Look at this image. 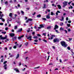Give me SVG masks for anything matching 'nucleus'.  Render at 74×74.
Wrapping results in <instances>:
<instances>
[{"instance_id": "nucleus-49", "label": "nucleus", "mask_w": 74, "mask_h": 74, "mask_svg": "<svg viewBox=\"0 0 74 74\" xmlns=\"http://www.w3.org/2000/svg\"><path fill=\"white\" fill-rule=\"evenodd\" d=\"M66 21H68L69 20V18H68V17H67L66 18Z\"/></svg>"}, {"instance_id": "nucleus-51", "label": "nucleus", "mask_w": 74, "mask_h": 74, "mask_svg": "<svg viewBox=\"0 0 74 74\" xmlns=\"http://www.w3.org/2000/svg\"><path fill=\"white\" fill-rule=\"evenodd\" d=\"M40 66H38L37 67L34 68V69H38L40 68Z\"/></svg>"}, {"instance_id": "nucleus-9", "label": "nucleus", "mask_w": 74, "mask_h": 74, "mask_svg": "<svg viewBox=\"0 0 74 74\" xmlns=\"http://www.w3.org/2000/svg\"><path fill=\"white\" fill-rule=\"evenodd\" d=\"M68 3V1H64V2L63 3V4L64 5H67Z\"/></svg>"}, {"instance_id": "nucleus-20", "label": "nucleus", "mask_w": 74, "mask_h": 74, "mask_svg": "<svg viewBox=\"0 0 74 74\" xmlns=\"http://www.w3.org/2000/svg\"><path fill=\"white\" fill-rule=\"evenodd\" d=\"M47 8V7H46V5L45 4H44V6L43 8Z\"/></svg>"}, {"instance_id": "nucleus-18", "label": "nucleus", "mask_w": 74, "mask_h": 74, "mask_svg": "<svg viewBox=\"0 0 74 74\" xmlns=\"http://www.w3.org/2000/svg\"><path fill=\"white\" fill-rule=\"evenodd\" d=\"M46 18L47 19H49L50 18V16L49 15H47L46 16Z\"/></svg>"}, {"instance_id": "nucleus-63", "label": "nucleus", "mask_w": 74, "mask_h": 74, "mask_svg": "<svg viewBox=\"0 0 74 74\" xmlns=\"http://www.w3.org/2000/svg\"><path fill=\"white\" fill-rule=\"evenodd\" d=\"M35 34V32H32V34Z\"/></svg>"}, {"instance_id": "nucleus-59", "label": "nucleus", "mask_w": 74, "mask_h": 74, "mask_svg": "<svg viewBox=\"0 0 74 74\" xmlns=\"http://www.w3.org/2000/svg\"><path fill=\"white\" fill-rule=\"evenodd\" d=\"M66 5H63V7H65L66 6Z\"/></svg>"}, {"instance_id": "nucleus-30", "label": "nucleus", "mask_w": 74, "mask_h": 74, "mask_svg": "<svg viewBox=\"0 0 74 74\" xmlns=\"http://www.w3.org/2000/svg\"><path fill=\"white\" fill-rule=\"evenodd\" d=\"M27 32L28 33H29V32H30V28H29L28 29V30H27Z\"/></svg>"}, {"instance_id": "nucleus-27", "label": "nucleus", "mask_w": 74, "mask_h": 74, "mask_svg": "<svg viewBox=\"0 0 74 74\" xmlns=\"http://www.w3.org/2000/svg\"><path fill=\"white\" fill-rule=\"evenodd\" d=\"M60 30H64V28H62V27H60Z\"/></svg>"}, {"instance_id": "nucleus-33", "label": "nucleus", "mask_w": 74, "mask_h": 74, "mask_svg": "<svg viewBox=\"0 0 74 74\" xmlns=\"http://www.w3.org/2000/svg\"><path fill=\"white\" fill-rule=\"evenodd\" d=\"M70 24H67V26H68V27H70L71 26Z\"/></svg>"}, {"instance_id": "nucleus-24", "label": "nucleus", "mask_w": 74, "mask_h": 74, "mask_svg": "<svg viewBox=\"0 0 74 74\" xmlns=\"http://www.w3.org/2000/svg\"><path fill=\"white\" fill-rule=\"evenodd\" d=\"M60 26H62L63 25V23H60Z\"/></svg>"}, {"instance_id": "nucleus-10", "label": "nucleus", "mask_w": 74, "mask_h": 74, "mask_svg": "<svg viewBox=\"0 0 74 74\" xmlns=\"http://www.w3.org/2000/svg\"><path fill=\"white\" fill-rule=\"evenodd\" d=\"M58 28H59V26L57 25H55L54 28V30H56V29H58Z\"/></svg>"}, {"instance_id": "nucleus-34", "label": "nucleus", "mask_w": 74, "mask_h": 74, "mask_svg": "<svg viewBox=\"0 0 74 74\" xmlns=\"http://www.w3.org/2000/svg\"><path fill=\"white\" fill-rule=\"evenodd\" d=\"M37 17H41V15L39 14L37 16Z\"/></svg>"}, {"instance_id": "nucleus-37", "label": "nucleus", "mask_w": 74, "mask_h": 74, "mask_svg": "<svg viewBox=\"0 0 74 74\" xmlns=\"http://www.w3.org/2000/svg\"><path fill=\"white\" fill-rule=\"evenodd\" d=\"M46 33H44L43 34V36H46Z\"/></svg>"}, {"instance_id": "nucleus-64", "label": "nucleus", "mask_w": 74, "mask_h": 74, "mask_svg": "<svg viewBox=\"0 0 74 74\" xmlns=\"http://www.w3.org/2000/svg\"><path fill=\"white\" fill-rule=\"evenodd\" d=\"M72 5L73 6H74V3H72Z\"/></svg>"}, {"instance_id": "nucleus-55", "label": "nucleus", "mask_w": 74, "mask_h": 74, "mask_svg": "<svg viewBox=\"0 0 74 74\" xmlns=\"http://www.w3.org/2000/svg\"><path fill=\"white\" fill-rule=\"evenodd\" d=\"M25 69H26V68H24V69H23L22 70V71H25Z\"/></svg>"}, {"instance_id": "nucleus-6", "label": "nucleus", "mask_w": 74, "mask_h": 74, "mask_svg": "<svg viewBox=\"0 0 74 74\" xmlns=\"http://www.w3.org/2000/svg\"><path fill=\"white\" fill-rule=\"evenodd\" d=\"M40 27H38V29H40L41 28H43V27H44V24H41L40 25Z\"/></svg>"}, {"instance_id": "nucleus-61", "label": "nucleus", "mask_w": 74, "mask_h": 74, "mask_svg": "<svg viewBox=\"0 0 74 74\" xmlns=\"http://www.w3.org/2000/svg\"><path fill=\"white\" fill-rule=\"evenodd\" d=\"M19 66H21V62L19 63Z\"/></svg>"}, {"instance_id": "nucleus-56", "label": "nucleus", "mask_w": 74, "mask_h": 74, "mask_svg": "<svg viewBox=\"0 0 74 74\" xmlns=\"http://www.w3.org/2000/svg\"><path fill=\"white\" fill-rule=\"evenodd\" d=\"M37 36H39V37L41 36V35H40V34H38Z\"/></svg>"}, {"instance_id": "nucleus-13", "label": "nucleus", "mask_w": 74, "mask_h": 74, "mask_svg": "<svg viewBox=\"0 0 74 74\" xmlns=\"http://www.w3.org/2000/svg\"><path fill=\"white\" fill-rule=\"evenodd\" d=\"M22 28H21L20 29H19L17 31V33H18V32H22Z\"/></svg>"}, {"instance_id": "nucleus-4", "label": "nucleus", "mask_w": 74, "mask_h": 74, "mask_svg": "<svg viewBox=\"0 0 74 74\" xmlns=\"http://www.w3.org/2000/svg\"><path fill=\"white\" fill-rule=\"evenodd\" d=\"M50 35H51V37L50 38L49 37L48 38L49 40H52L53 39V37H55V35H52L51 34H50Z\"/></svg>"}, {"instance_id": "nucleus-45", "label": "nucleus", "mask_w": 74, "mask_h": 74, "mask_svg": "<svg viewBox=\"0 0 74 74\" xmlns=\"http://www.w3.org/2000/svg\"><path fill=\"white\" fill-rule=\"evenodd\" d=\"M34 42H38V40H34Z\"/></svg>"}, {"instance_id": "nucleus-31", "label": "nucleus", "mask_w": 74, "mask_h": 74, "mask_svg": "<svg viewBox=\"0 0 74 74\" xmlns=\"http://www.w3.org/2000/svg\"><path fill=\"white\" fill-rule=\"evenodd\" d=\"M42 20H43L44 21H46V20H47L45 18H42Z\"/></svg>"}, {"instance_id": "nucleus-57", "label": "nucleus", "mask_w": 74, "mask_h": 74, "mask_svg": "<svg viewBox=\"0 0 74 74\" xmlns=\"http://www.w3.org/2000/svg\"><path fill=\"white\" fill-rule=\"evenodd\" d=\"M69 41H71V40H72V38H69Z\"/></svg>"}, {"instance_id": "nucleus-47", "label": "nucleus", "mask_w": 74, "mask_h": 74, "mask_svg": "<svg viewBox=\"0 0 74 74\" xmlns=\"http://www.w3.org/2000/svg\"><path fill=\"white\" fill-rule=\"evenodd\" d=\"M13 56H13V55H11L10 56V57L12 58V57H13Z\"/></svg>"}, {"instance_id": "nucleus-52", "label": "nucleus", "mask_w": 74, "mask_h": 74, "mask_svg": "<svg viewBox=\"0 0 74 74\" xmlns=\"http://www.w3.org/2000/svg\"><path fill=\"white\" fill-rule=\"evenodd\" d=\"M34 38H35L36 39H37V36H34Z\"/></svg>"}, {"instance_id": "nucleus-48", "label": "nucleus", "mask_w": 74, "mask_h": 74, "mask_svg": "<svg viewBox=\"0 0 74 74\" xmlns=\"http://www.w3.org/2000/svg\"><path fill=\"white\" fill-rule=\"evenodd\" d=\"M3 23H0V25H3Z\"/></svg>"}, {"instance_id": "nucleus-5", "label": "nucleus", "mask_w": 74, "mask_h": 74, "mask_svg": "<svg viewBox=\"0 0 74 74\" xmlns=\"http://www.w3.org/2000/svg\"><path fill=\"white\" fill-rule=\"evenodd\" d=\"M53 41L54 42H59V39L58 38H56L54 39Z\"/></svg>"}, {"instance_id": "nucleus-50", "label": "nucleus", "mask_w": 74, "mask_h": 74, "mask_svg": "<svg viewBox=\"0 0 74 74\" xmlns=\"http://www.w3.org/2000/svg\"><path fill=\"white\" fill-rule=\"evenodd\" d=\"M25 45H28V42H27L25 43Z\"/></svg>"}, {"instance_id": "nucleus-29", "label": "nucleus", "mask_w": 74, "mask_h": 74, "mask_svg": "<svg viewBox=\"0 0 74 74\" xmlns=\"http://www.w3.org/2000/svg\"><path fill=\"white\" fill-rule=\"evenodd\" d=\"M18 28L16 26H14V29H17V28Z\"/></svg>"}, {"instance_id": "nucleus-26", "label": "nucleus", "mask_w": 74, "mask_h": 74, "mask_svg": "<svg viewBox=\"0 0 74 74\" xmlns=\"http://www.w3.org/2000/svg\"><path fill=\"white\" fill-rule=\"evenodd\" d=\"M1 33H2V34H6V32H1Z\"/></svg>"}, {"instance_id": "nucleus-28", "label": "nucleus", "mask_w": 74, "mask_h": 74, "mask_svg": "<svg viewBox=\"0 0 74 74\" xmlns=\"http://www.w3.org/2000/svg\"><path fill=\"white\" fill-rule=\"evenodd\" d=\"M42 41H44V42H47V41L43 39L42 40Z\"/></svg>"}, {"instance_id": "nucleus-8", "label": "nucleus", "mask_w": 74, "mask_h": 74, "mask_svg": "<svg viewBox=\"0 0 74 74\" xmlns=\"http://www.w3.org/2000/svg\"><path fill=\"white\" fill-rule=\"evenodd\" d=\"M14 70H15V71H16V73H19L20 72H19V70L18 69V68H15L14 69Z\"/></svg>"}, {"instance_id": "nucleus-2", "label": "nucleus", "mask_w": 74, "mask_h": 74, "mask_svg": "<svg viewBox=\"0 0 74 74\" xmlns=\"http://www.w3.org/2000/svg\"><path fill=\"white\" fill-rule=\"evenodd\" d=\"M4 16V14H0V19H1V21H3V22H5V20L3 19V18H2V17H3Z\"/></svg>"}, {"instance_id": "nucleus-3", "label": "nucleus", "mask_w": 74, "mask_h": 74, "mask_svg": "<svg viewBox=\"0 0 74 74\" xmlns=\"http://www.w3.org/2000/svg\"><path fill=\"white\" fill-rule=\"evenodd\" d=\"M0 40H5V39H7V35H5V37H2V35L0 36Z\"/></svg>"}, {"instance_id": "nucleus-16", "label": "nucleus", "mask_w": 74, "mask_h": 74, "mask_svg": "<svg viewBox=\"0 0 74 74\" xmlns=\"http://www.w3.org/2000/svg\"><path fill=\"white\" fill-rule=\"evenodd\" d=\"M57 6L59 9H61L62 8V7H61V6H60V5H57Z\"/></svg>"}, {"instance_id": "nucleus-14", "label": "nucleus", "mask_w": 74, "mask_h": 74, "mask_svg": "<svg viewBox=\"0 0 74 74\" xmlns=\"http://www.w3.org/2000/svg\"><path fill=\"white\" fill-rule=\"evenodd\" d=\"M32 36H30L27 38V39H29V40H32Z\"/></svg>"}, {"instance_id": "nucleus-53", "label": "nucleus", "mask_w": 74, "mask_h": 74, "mask_svg": "<svg viewBox=\"0 0 74 74\" xmlns=\"http://www.w3.org/2000/svg\"><path fill=\"white\" fill-rule=\"evenodd\" d=\"M49 57H50L49 56H48V58L47 59V61H48V60H49Z\"/></svg>"}, {"instance_id": "nucleus-44", "label": "nucleus", "mask_w": 74, "mask_h": 74, "mask_svg": "<svg viewBox=\"0 0 74 74\" xmlns=\"http://www.w3.org/2000/svg\"><path fill=\"white\" fill-rule=\"evenodd\" d=\"M51 15H53V12H51Z\"/></svg>"}, {"instance_id": "nucleus-62", "label": "nucleus", "mask_w": 74, "mask_h": 74, "mask_svg": "<svg viewBox=\"0 0 74 74\" xmlns=\"http://www.w3.org/2000/svg\"><path fill=\"white\" fill-rule=\"evenodd\" d=\"M49 65H52V63H50L49 64Z\"/></svg>"}, {"instance_id": "nucleus-41", "label": "nucleus", "mask_w": 74, "mask_h": 74, "mask_svg": "<svg viewBox=\"0 0 74 74\" xmlns=\"http://www.w3.org/2000/svg\"><path fill=\"white\" fill-rule=\"evenodd\" d=\"M6 63H7V61H5V62H3V64H5Z\"/></svg>"}, {"instance_id": "nucleus-43", "label": "nucleus", "mask_w": 74, "mask_h": 74, "mask_svg": "<svg viewBox=\"0 0 74 74\" xmlns=\"http://www.w3.org/2000/svg\"><path fill=\"white\" fill-rule=\"evenodd\" d=\"M68 22L69 23H71V21L70 20L68 21Z\"/></svg>"}, {"instance_id": "nucleus-17", "label": "nucleus", "mask_w": 74, "mask_h": 74, "mask_svg": "<svg viewBox=\"0 0 74 74\" xmlns=\"http://www.w3.org/2000/svg\"><path fill=\"white\" fill-rule=\"evenodd\" d=\"M58 13H60V11H59V10H58L57 11V12L56 13V15H58Z\"/></svg>"}, {"instance_id": "nucleus-15", "label": "nucleus", "mask_w": 74, "mask_h": 74, "mask_svg": "<svg viewBox=\"0 0 74 74\" xmlns=\"http://www.w3.org/2000/svg\"><path fill=\"white\" fill-rule=\"evenodd\" d=\"M14 35L15 34L14 33H11L10 34V36L11 37H13Z\"/></svg>"}, {"instance_id": "nucleus-40", "label": "nucleus", "mask_w": 74, "mask_h": 74, "mask_svg": "<svg viewBox=\"0 0 74 74\" xmlns=\"http://www.w3.org/2000/svg\"><path fill=\"white\" fill-rule=\"evenodd\" d=\"M46 11H47L48 12H50V10H49V9H47L46 10Z\"/></svg>"}, {"instance_id": "nucleus-36", "label": "nucleus", "mask_w": 74, "mask_h": 74, "mask_svg": "<svg viewBox=\"0 0 74 74\" xmlns=\"http://www.w3.org/2000/svg\"><path fill=\"white\" fill-rule=\"evenodd\" d=\"M8 30V27H6L5 28V30Z\"/></svg>"}, {"instance_id": "nucleus-22", "label": "nucleus", "mask_w": 74, "mask_h": 74, "mask_svg": "<svg viewBox=\"0 0 74 74\" xmlns=\"http://www.w3.org/2000/svg\"><path fill=\"white\" fill-rule=\"evenodd\" d=\"M19 54H18L16 58V59H18V58H19Z\"/></svg>"}, {"instance_id": "nucleus-39", "label": "nucleus", "mask_w": 74, "mask_h": 74, "mask_svg": "<svg viewBox=\"0 0 74 74\" xmlns=\"http://www.w3.org/2000/svg\"><path fill=\"white\" fill-rule=\"evenodd\" d=\"M56 32L57 33H59V32H58V31L56 29Z\"/></svg>"}, {"instance_id": "nucleus-21", "label": "nucleus", "mask_w": 74, "mask_h": 74, "mask_svg": "<svg viewBox=\"0 0 74 74\" xmlns=\"http://www.w3.org/2000/svg\"><path fill=\"white\" fill-rule=\"evenodd\" d=\"M47 29H51V26H49L47 27Z\"/></svg>"}, {"instance_id": "nucleus-19", "label": "nucleus", "mask_w": 74, "mask_h": 74, "mask_svg": "<svg viewBox=\"0 0 74 74\" xmlns=\"http://www.w3.org/2000/svg\"><path fill=\"white\" fill-rule=\"evenodd\" d=\"M9 16H10V17H12V13H10L9 14Z\"/></svg>"}, {"instance_id": "nucleus-54", "label": "nucleus", "mask_w": 74, "mask_h": 74, "mask_svg": "<svg viewBox=\"0 0 74 74\" xmlns=\"http://www.w3.org/2000/svg\"><path fill=\"white\" fill-rule=\"evenodd\" d=\"M68 32H70L71 31V30H70V29H68Z\"/></svg>"}, {"instance_id": "nucleus-35", "label": "nucleus", "mask_w": 74, "mask_h": 74, "mask_svg": "<svg viewBox=\"0 0 74 74\" xmlns=\"http://www.w3.org/2000/svg\"><path fill=\"white\" fill-rule=\"evenodd\" d=\"M13 48H14V49H16V46H14L13 47Z\"/></svg>"}, {"instance_id": "nucleus-12", "label": "nucleus", "mask_w": 74, "mask_h": 74, "mask_svg": "<svg viewBox=\"0 0 74 74\" xmlns=\"http://www.w3.org/2000/svg\"><path fill=\"white\" fill-rule=\"evenodd\" d=\"M7 65L6 64H5L4 65V66H3V67L4 69H5V70H6V69H7Z\"/></svg>"}, {"instance_id": "nucleus-23", "label": "nucleus", "mask_w": 74, "mask_h": 74, "mask_svg": "<svg viewBox=\"0 0 74 74\" xmlns=\"http://www.w3.org/2000/svg\"><path fill=\"white\" fill-rule=\"evenodd\" d=\"M62 19H60V21H64V17H62Z\"/></svg>"}, {"instance_id": "nucleus-46", "label": "nucleus", "mask_w": 74, "mask_h": 74, "mask_svg": "<svg viewBox=\"0 0 74 74\" xmlns=\"http://www.w3.org/2000/svg\"><path fill=\"white\" fill-rule=\"evenodd\" d=\"M71 2H72V1H71V2H69L68 3V4L69 5H70V4H71Z\"/></svg>"}, {"instance_id": "nucleus-25", "label": "nucleus", "mask_w": 74, "mask_h": 74, "mask_svg": "<svg viewBox=\"0 0 74 74\" xmlns=\"http://www.w3.org/2000/svg\"><path fill=\"white\" fill-rule=\"evenodd\" d=\"M5 4L6 5H7V4H8V2L7 1H6L5 2Z\"/></svg>"}, {"instance_id": "nucleus-58", "label": "nucleus", "mask_w": 74, "mask_h": 74, "mask_svg": "<svg viewBox=\"0 0 74 74\" xmlns=\"http://www.w3.org/2000/svg\"><path fill=\"white\" fill-rule=\"evenodd\" d=\"M10 3H12V0L10 1Z\"/></svg>"}, {"instance_id": "nucleus-7", "label": "nucleus", "mask_w": 74, "mask_h": 74, "mask_svg": "<svg viewBox=\"0 0 74 74\" xmlns=\"http://www.w3.org/2000/svg\"><path fill=\"white\" fill-rule=\"evenodd\" d=\"M33 21V19L32 18H28L27 20L26 21V23H27V22H29V21Z\"/></svg>"}, {"instance_id": "nucleus-11", "label": "nucleus", "mask_w": 74, "mask_h": 74, "mask_svg": "<svg viewBox=\"0 0 74 74\" xmlns=\"http://www.w3.org/2000/svg\"><path fill=\"white\" fill-rule=\"evenodd\" d=\"M17 38V37H16V36H15L12 38V40L13 41H15L16 40Z\"/></svg>"}, {"instance_id": "nucleus-1", "label": "nucleus", "mask_w": 74, "mask_h": 74, "mask_svg": "<svg viewBox=\"0 0 74 74\" xmlns=\"http://www.w3.org/2000/svg\"><path fill=\"white\" fill-rule=\"evenodd\" d=\"M61 44L63 47H64V48H66L67 46V45L66 44V42L63 41H62L61 42Z\"/></svg>"}, {"instance_id": "nucleus-32", "label": "nucleus", "mask_w": 74, "mask_h": 74, "mask_svg": "<svg viewBox=\"0 0 74 74\" xmlns=\"http://www.w3.org/2000/svg\"><path fill=\"white\" fill-rule=\"evenodd\" d=\"M67 49H68V50H70L71 49L70 48V47H67Z\"/></svg>"}, {"instance_id": "nucleus-42", "label": "nucleus", "mask_w": 74, "mask_h": 74, "mask_svg": "<svg viewBox=\"0 0 74 74\" xmlns=\"http://www.w3.org/2000/svg\"><path fill=\"white\" fill-rule=\"evenodd\" d=\"M21 38V36H19L18 37V40H20V39Z\"/></svg>"}, {"instance_id": "nucleus-60", "label": "nucleus", "mask_w": 74, "mask_h": 74, "mask_svg": "<svg viewBox=\"0 0 74 74\" xmlns=\"http://www.w3.org/2000/svg\"><path fill=\"white\" fill-rule=\"evenodd\" d=\"M12 49V47H9L10 50H11Z\"/></svg>"}, {"instance_id": "nucleus-38", "label": "nucleus", "mask_w": 74, "mask_h": 74, "mask_svg": "<svg viewBox=\"0 0 74 74\" xmlns=\"http://www.w3.org/2000/svg\"><path fill=\"white\" fill-rule=\"evenodd\" d=\"M21 13H22V14L23 15L24 14V12H23V11L21 10Z\"/></svg>"}]
</instances>
